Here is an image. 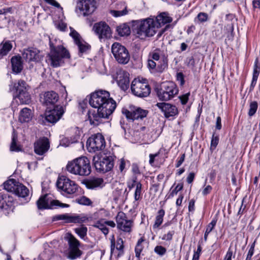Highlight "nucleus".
<instances>
[{
	"label": "nucleus",
	"mask_w": 260,
	"mask_h": 260,
	"mask_svg": "<svg viewBox=\"0 0 260 260\" xmlns=\"http://www.w3.org/2000/svg\"><path fill=\"white\" fill-rule=\"evenodd\" d=\"M90 105L97 110H89L88 120L91 124L98 125L103 122V119H108L116 107V102L110 96L106 90H99L92 93L89 100Z\"/></svg>",
	"instance_id": "1"
},
{
	"label": "nucleus",
	"mask_w": 260,
	"mask_h": 260,
	"mask_svg": "<svg viewBox=\"0 0 260 260\" xmlns=\"http://www.w3.org/2000/svg\"><path fill=\"white\" fill-rule=\"evenodd\" d=\"M66 170L71 174L85 177L91 172L90 160L86 156H81L68 162Z\"/></svg>",
	"instance_id": "2"
},
{
	"label": "nucleus",
	"mask_w": 260,
	"mask_h": 260,
	"mask_svg": "<svg viewBox=\"0 0 260 260\" xmlns=\"http://www.w3.org/2000/svg\"><path fill=\"white\" fill-rule=\"evenodd\" d=\"M133 22L137 37L141 39L152 37L156 32L157 24L153 18H148L133 21Z\"/></svg>",
	"instance_id": "3"
},
{
	"label": "nucleus",
	"mask_w": 260,
	"mask_h": 260,
	"mask_svg": "<svg viewBox=\"0 0 260 260\" xmlns=\"http://www.w3.org/2000/svg\"><path fill=\"white\" fill-rule=\"evenodd\" d=\"M50 51L48 55V63L53 68L62 66L65 59H69L70 54L68 50L62 45L55 46L50 42Z\"/></svg>",
	"instance_id": "4"
},
{
	"label": "nucleus",
	"mask_w": 260,
	"mask_h": 260,
	"mask_svg": "<svg viewBox=\"0 0 260 260\" xmlns=\"http://www.w3.org/2000/svg\"><path fill=\"white\" fill-rule=\"evenodd\" d=\"M116 156L110 152L105 153L103 156H94L93 162L95 169L99 172L105 173L111 171L114 167Z\"/></svg>",
	"instance_id": "5"
},
{
	"label": "nucleus",
	"mask_w": 260,
	"mask_h": 260,
	"mask_svg": "<svg viewBox=\"0 0 260 260\" xmlns=\"http://www.w3.org/2000/svg\"><path fill=\"white\" fill-rule=\"evenodd\" d=\"M16 89V95L15 100L16 102L21 104H27L31 100L30 95L28 92V86L23 80H19L17 83L15 84Z\"/></svg>",
	"instance_id": "6"
},
{
	"label": "nucleus",
	"mask_w": 260,
	"mask_h": 260,
	"mask_svg": "<svg viewBox=\"0 0 260 260\" xmlns=\"http://www.w3.org/2000/svg\"><path fill=\"white\" fill-rule=\"evenodd\" d=\"M178 92L176 85L173 82L164 83L161 88L157 90V95L161 101H168Z\"/></svg>",
	"instance_id": "7"
},
{
	"label": "nucleus",
	"mask_w": 260,
	"mask_h": 260,
	"mask_svg": "<svg viewBox=\"0 0 260 260\" xmlns=\"http://www.w3.org/2000/svg\"><path fill=\"white\" fill-rule=\"evenodd\" d=\"M56 186L59 190L68 194H73L78 190V186L75 182L64 176L58 177Z\"/></svg>",
	"instance_id": "8"
},
{
	"label": "nucleus",
	"mask_w": 260,
	"mask_h": 260,
	"mask_svg": "<svg viewBox=\"0 0 260 260\" xmlns=\"http://www.w3.org/2000/svg\"><path fill=\"white\" fill-rule=\"evenodd\" d=\"M131 90L136 96L144 98L148 96L151 92V88L148 83L146 82L134 79L131 84Z\"/></svg>",
	"instance_id": "9"
},
{
	"label": "nucleus",
	"mask_w": 260,
	"mask_h": 260,
	"mask_svg": "<svg viewBox=\"0 0 260 260\" xmlns=\"http://www.w3.org/2000/svg\"><path fill=\"white\" fill-rule=\"evenodd\" d=\"M112 53L115 59L122 64L127 63L130 58V55L127 49L119 43L113 44L111 47Z\"/></svg>",
	"instance_id": "10"
},
{
	"label": "nucleus",
	"mask_w": 260,
	"mask_h": 260,
	"mask_svg": "<svg viewBox=\"0 0 260 260\" xmlns=\"http://www.w3.org/2000/svg\"><path fill=\"white\" fill-rule=\"evenodd\" d=\"M105 145V138L102 134L99 133L89 137L86 143L87 148L89 152H95L102 150Z\"/></svg>",
	"instance_id": "11"
},
{
	"label": "nucleus",
	"mask_w": 260,
	"mask_h": 260,
	"mask_svg": "<svg viewBox=\"0 0 260 260\" xmlns=\"http://www.w3.org/2000/svg\"><path fill=\"white\" fill-rule=\"evenodd\" d=\"M38 209H52L54 207L59 206L61 208L69 207V205L60 203L58 200H52L48 194L41 196L37 202Z\"/></svg>",
	"instance_id": "12"
},
{
	"label": "nucleus",
	"mask_w": 260,
	"mask_h": 260,
	"mask_svg": "<svg viewBox=\"0 0 260 260\" xmlns=\"http://www.w3.org/2000/svg\"><path fill=\"white\" fill-rule=\"evenodd\" d=\"M116 220L118 229L124 233L129 234L131 233L134 226V221L128 219L124 212H119L116 217Z\"/></svg>",
	"instance_id": "13"
},
{
	"label": "nucleus",
	"mask_w": 260,
	"mask_h": 260,
	"mask_svg": "<svg viewBox=\"0 0 260 260\" xmlns=\"http://www.w3.org/2000/svg\"><path fill=\"white\" fill-rule=\"evenodd\" d=\"M64 113L63 107L60 105H57L53 109L46 113L45 120L49 123H55L61 118Z\"/></svg>",
	"instance_id": "14"
},
{
	"label": "nucleus",
	"mask_w": 260,
	"mask_h": 260,
	"mask_svg": "<svg viewBox=\"0 0 260 260\" xmlns=\"http://www.w3.org/2000/svg\"><path fill=\"white\" fill-rule=\"evenodd\" d=\"M93 29L100 39L109 38L111 36L110 27L105 22L94 24Z\"/></svg>",
	"instance_id": "15"
},
{
	"label": "nucleus",
	"mask_w": 260,
	"mask_h": 260,
	"mask_svg": "<svg viewBox=\"0 0 260 260\" xmlns=\"http://www.w3.org/2000/svg\"><path fill=\"white\" fill-rule=\"evenodd\" d=\"M71 32L70 35L73 38L75 44L77 45L79 54H82L88 51L90 46L87 43L83 41L80 35L72 27H70Z\"/></svg>",
	"instance_id": "16"
},
{
	"label": "nucleus",
	"mask_w": 260,
	"mask_h": 260,
	"mask_svg": "<svg viewBox=\"0 0 260 260\" xmlns=\"http://www.w3.org/2000/svg\"><path fill=\"white\" fill-rule=\"evenodd\" d=\"M57 220H66L68 223H82L88 220V218L83 215H69L68 214H60L55 217Z\"/></svg>",
	"instance_id": "17"
},
{
	"label": "nucleus",
	"mask_w": 260,
	"mask_h": 260,
	"mask_svg": "<svg viewBox=\"0 0 260 260\" xmlns=\"http://www.w3.org/2000/svg\"><path fill=\"white\" fill-rule=\"evenodd\" d=\"M156 106L164 113L165 117L169 118L178 115L177 108L173 105L167 103H158Z\"/></svg>",
	"instance_id": "18"
},
{
	"label": "nucleus",
	"mask_w": 260,
	"mask_h": 260,
	"mask_svg": "<svg viewBox=\"0 0 260 260\" xmlns=\"http://www.w3.org/2000/svg\"><path fill=\"white\" fill-rule=\"evenodd\" d=\"M50 143L49 140L43 137L39 139L34 143V151L36 154L39 155H43L49 150Z\"/></svg>",
	"instance_id": "19"
},
{
	"label": "nucleus",
	"mask_w": 260,
	"mask_h": 260,
	"mask_svg": "<svg viewBox=\"0 0 260 260\" xmlns=\"http://www.w3.org/2000/svg\"><path fill=\"white\" fill-rule=\"evenodd\" d=\"M22 57L27 61H38L42 58L40 54V51L36 48H28L24 49L22 53Z\"/></svg>",
	"instance_id": "20"
},
{
	"label": "nucleus",
	"mask_w": 260,
	"mask_h": 260,
	"mask_svg": "<svg viewBox=\"0 0 260 260\" xmlns=\"http://www.w3.org/2000/svg\"><path fill=\"white\" fill-rule=\"evenodd\" d=\"M116 81L119 86L123 90L128 89L129 83V74L124 71H119L117 72Z\"/></svg>",
	"instance_id": "21"
},
{
	"label": "nucleus",
	"mask_w": 260,
	"mask_h": 260,
	"mask_svg": "<svg viewBox=\"0 0 260 260\" xmlns=\"http://www.w3.org/2000/svg\"><path fill=\"white\" fill-rule=\"evenodd\" d=\"M59 96L54 91H47L44 93L43 97L41 98V102L44 105L50 106L54 105L58 100Z\"/></svg>",
	"instance_id": "22"
},
{
	"label": "nucleus",
	"mask_w": 260,
	"mask_h": 260,
	"mask_svg": "<svg viewBox=\"0 0 260 260\" xmlns=\"http://www.w3.org/2000/svg\"><path fill=\"white\" fill-rule=\"evenodd\" d=\"M14 199L8 194L0 193V208L6 210H13Z\"/></svg>",
	"instance_id": "23"
},
{
	"label": "nucleus",
	"mask_w": 260,
	"mask_h": 260,
	"mask_svg": "<svg viewBox=\"0 0 260 260\" xmlns=\"http://www.w3.org/2000/svg\"><path fill=\"white\" fill-rule=\"evenodd\" d=\"M95 1L94 0H83L80 7L81 11L84 12L85 15L92 13L96 9Z\"/></svg>",
	"instance_id": "24"
},
{
	"label": "nucleus",
	"mask_w": 260,
	"mask_h": 260,
	"mask_svg": "<svg viewBox=\"0 0 260 260\" xmlns=\"http://www.w3.org/2000/svg\"><path fill=\"white\" fill-rule=\"evenodd\" d=\"M154 20L155 24H157V28L161 27V25L170 23L172 21V18L169 16L168 13L166 12L160 13L156 16Z\"/></svg>",
	"instance_id": "25"
},
{
	"label": "nucleus",
	"mask_w": 260,
	"mask_h": 260,
	"mask_svg": "<svg viewBox=\"0 0 260 260\" xmlns=\"http://www.w3.org/2000/svg\"><path fill=\"white\" fill-rule=\"evenodd\" d=\"M12 70L16 73H20L23 69L22 59L20 56H14L11 59Z\"/></svg>",
	"instance_id": "26"
},
{
	"label": "nucleus",
	"mask_w": 260,
	"mask_h": 260,
	"mask_svg": "<svg viewBox=\"0 0 260 260\" xmlns=\"http://www.w3.org/2000/svg\"><path fill=\"white\" fill-rule=\"evenodd\" d=\"M104 182L101 178H93L89 180H84L83 183L88 189H93L101 186Z\"/></svg>",
	"instance_id": "27"
},
{
	"label": "nucleus",
	"mask_w": 260,
	"mask_h": 260,
	"mask_svg": "<svg viewBox=\"0 0 260 260\" xmlns=\"http://www.w3.org/2000/svg\"><path fill=\"white\" fill-rule=\"evenodd\" d=\"M32 117V114L30 109L27 108H23L20 112L19 120L20 122H28L31 120Z\"/></svg>",
	"instance_id": "28"
},
{
	"label": "nucleus",
	"mask_w": 260,
	"mask_h": 260,
	"mask_svg": "<svg viewBox=\"0 0 260 260\" xmlns=\"http://www.w3.org/2000/svg\"><path fill=\"white\" fill-rule=\"evenodd\" d=\"M260 72V67L258 66V59L256 58L254 62V69L252 75V79L250 86V91H252L255 86Z\"/></svg>",
	"instance_id": "29"
},
{
	"label": "nucleus",
	"mask_w": 260,
	"mask_h": 260,
	"mask_svg": "<svg viewBox=\"0 0 260 260\" xmlns=\"http://www.w3.org/2000/svg\"><path fill=\"white\" fill-rule=\"evenodd\" d=\"M15 190L16 191H15L14 193L19 197L25 198L29 195L28 189L19 182Z\"/></svg>",
	"instance_id": "30"
},
{
	"label": "nucleus",
	"mask_w": 260,
	"mask_h": 260,
	"mask_svg": "<svg viewBox=\"0 0 260 260\" xmlns=\"http://www.w3.org/2000/svg\"><path fill=\"white\" fill-rule=\"evenodd\" d=\"M19 182H17L15 179H10L6 181L4 183V189L9 192H12L14 193L16 191V188H17V185Z\"/></svg>",
	"instance_id": "31"
},
{
	"label": "nucleus",
	"mask_w": 260,
	"mask_h": 260,
	"mask_svg": "<svg viewBox=\"0 0 260 260\" xmlns=\"http://www.w3.org/2000/svg\"><path fill=\"white\" fill-rule=\"evenodd\" d=\"M165 214V211L164 209H161L158 211L157 215L155 217L154 223L153 225V229L158 228L162 224Z\"/></svg>",
	"instance_id": "32"
},
{
	"label": "nucleus",
	"mask_w": 260,
	"mask_h": 260,
	"mask_svg": "<svg viewBox=\"0 0 260 260\" xmlns=\"http://www.w3.org/2000/svg\"><path fill=\"white\" fill-rule=\"evenodd\" d=\"M148 111L137 108L133 111V120L143 119L146 117Z\"/></svg>",
	"instance_id": "33"
},
{
	"label": "nucleus",
	"mask_w": 260,
	"mask_h": 260,
	"mask_svg": "<svg viewBox=\"0 0 260 260\" xmlns=\"http://www.w3.org/2000/svg\"><path fill=\"white\" fill-rule=\"evenodd\" d=\"M116 30L118 35L120 36H128L131 32L129 27L125 23L118 26Z\"/></svg>",
	"instance_id": "34"
},
{
	"label": "nucleus",
	"mask_w": 260,
	"mask_h": 260,
	"mask_svg": "<svg viewBox=\"0 0 260 260\" xmlns=\"http://www.w3.org/2000/svg\"><path fill=\"white\" fill-rule=\"evenodd\" d=\"M69 243V249L79 248L80 245L79 241L72 235L70 234L68 238Z\"/></svg>",
	"instance_id": "35"
},
{
	"label": "nucleus",
	"mask_w": 260,
	"mask_h": 260,
	"mask_svg": "<svg viewBox=\"0 0 260 260\" xmlns=\"http://www.w3.org/2000/svg\"><path fill=\"white\" fill-rule=\"evenodd\" d=\"M82 252L79 248L69 249L68 253V257L72 260L77 259L81 256Z\"/></svg>",
	"instance_id": "36"
},
{
	"label": "nucleus",
	"mask_w": 260,
	"mask_h": 260,
	"mask_svg": "<svg viewBox=\"0 0 260 260\" xmlns=\"http://www.w3.org/2000/svg\"><path fill=\"white\" fill-rule=\"evenodd\" d=\"M12 48V44L10 42H6L3 44L0 49V58L6 55Z\"/></svg>",
	"instance_id": "37"
},
{
	"label": "nucleus",
	"mask_w": 260,
	"mask_h": 260,
	"mask_svg": "<svg viewBox=\"0 0 260 260\" xmlns=\"http://www.w3.org/2000/svg\"><path fill=\"white\" fill-rule=\"evenodd\" d=\"M144 241V239L143 237L140 238L136 244V246L135 247V254L136 256L138 258H139L140 256V254L141 252L142 251L143 249V246L142 245V243Z\"/></svg>",
	"instance_id": "38"
},
{
	"label": "nucleus",
	"mask_w": 260,
	"mask_h": 260,
	"mask_svg": "<svg viewBox=\"0 0 260 260\" xmlns=\"http://www.w3.org/2000/svg\"><path fill=\"white\" fill-rule=\"evenodd\" d=\"M142 184L141 182H138L136 184V189L134 193L135 201H139L142 199Z\"/></svg>",
	"instance_id": "39"
},
{
	"label": "nucleus",
	"mask_w": 260,
	"mask_h": 260,
	"mask_svg": "<svg viewBox=\"0 0 260 260\" xmlns=\"http://www.w3.org/2000/svg\"><path fill=\"white\" fill-rule=\"evenodd\" d=\"M94 226L101 230L103 233L105 235H107L109 233V230L106 226L104 220L98 221L94 224Z\"/></svg>",
	"instance_id": "40"
},
{
	"label": "nucleus",
	"mask_w": 260,
	"mask_h": 260,
	"mask_svg": "<svg viewBox=\"0 0 260 260\" xmlns=\"http://www.w3.org/2000/svg\"><path fill=\"white\" fill-rule=\"evenodd\" d=\"M258 108V104L256 101H251L249 104V109L248 115L249 117L253 116L256 112Z\"/></svg>",
	"instance_id": "41"
},
{
	"label": "nucleus",
	"mask_w": 260,
	"mask_h": 260,
	"mask_svg": "<svg viewBox=\"0 0 260 260\" xmlns=\"http://www.w3.org/2000/svg\"><path fill=\"white\" fill-rule=\"evenodd\" d=\"M168 67V59L166 57H162L157 66V71L158 72H163Z\"/></svg>",
	"instance_id": "42"
},
{
	"label": "nucleus",
	"mask_w": 260,
	"mask_h": 260,
	"mask_svg": "<svg viewBox=\"0 0 260 260\" xmlns=\"http://www.w3.org/2000/svg\"><path fill=\"white\" fill-rule=\"evenodd\" d=\"M17 140V136L14 133H13L12 142L10 146V150L12 151L18 152L21 150L19 146L17 145L16 144Z\"/></svg>",
	"instance_id": "43"
},
{
	"label": "nucleus",
	"mask_w": 260,
	"mask_h": 260,
	"mask_svg": "<svg viewBox=\"0 0 260 260\" xmlns=\"http://www.w3.org/2000/svg\"><path fill=\"white\" fill-rule=\"evenodd\" d=\"M75 231L81 238L84 239L87 235V228L86 226H82L81 227L76 228Z\"/></svg>",
	"instance_id": "44"
},
{
	"label": "nucleus",
	"mask_w": 260,
	"mask_h": 260,
	"mask_svg": "<svg viewBox=\"0 0 260 260\" xmlns=\"http://www.w3.org/2000/svg\"><path fill=\"white\" fill-rule=\"evenodd\" d=\"M76 202L81 205H90L92 204L91 201L85 196H82L76 199Z\"/></svg>",
	"instance_id": "45"
},
{
	"label": "nucleus",
	"mask_w": 260,
	"mask_h": 260,
	"mask_svg": "<svg viewBox=\"0 0 260 260\" xmlns=\"http://www.w3.org/2000/svg\"><path fill=\"white\" fill-rule=\"evenodd\" d=\"M154 251L160 256H164L167 252V249L161 245H157L155 247Z\"/></svg>",
	"instance_id": "46"
},
{
	"label": "nucleus",
	"mask_w": 260,
	"mask_h": 260,
	"mask_svg": "<svg viewBox=\"0 0 260 260\" xmlns=\"http://www.w3.org/2000/svg\"><path fill=\"white\" fill-rule=\"evenodd\" d=\"M175 234V231L174 230L169 231L167 234H164L161 237V240L170 241L173 239V236Z\"/></svg>",
	"instance_id": "47"
},
{
	"label": "nucleus",
	"mask_w": 260,
	"mask_h": 260,
	"mask_svg": "<svg viewBox=\"0 0 260 260\" xmlns=\"http://www.w3.org/2000/svg\"><path fill=\"white\" fill-rule=\"evenodd\" d=\"M219 137L218 136H215L214 134L212 135V140L211 141V149H214L218 144Z\"/></svg>",
	"instance_id": "48"
},
{
	"label": "nucleus",
	"mask_w": 260,
	"mask_h": 260,
	"mask_svg": "<svg viewBox=\"0 0 260 260\" xmlns=\"http://www.w3.org/2000/svg\"><path fill=\"white\" fill-rule=\"evenodd\" d=\"M183 185L182 183L178 184L175 188L172 191L169 195V198H172L174 195H176L178 191L182 189Z\"/></svg>",
	"instance_id": "49"
},
{
	"label": "nucleus",
	"mask_w": 260,
	"mask_h": 260,
	"mask_svg": "<svg viewBox=\"0 0 260 260\" xmlns=\"http://www.w3.org/2000/svg\"><path fill=\"white\" fill-rule=\"evenodd\" d=\"M111 13L115 17H119L126 15L127 13V11L125 8L122 11L112 10L111 11Z\"/></svg>",
	"instance_id": "50"
},
{
	"label": "nucleus",
	"mask_w": 260,
	"mask_h": 260,
	"mask_svg": "<svg viewBox=\"0 0 260 260\" xmlns=\"http://www.w3.org/2000/svg\"><path fill=\"white\" fill-rule=\"evenodd\" d=\"M217 220L213 219L210 223H209L206 227V232L210 233L214 229L216 224Z\"/></svg>",
	"instance_id": "51"
},
{
	"label": "nucleus",
	"mask_w": 260,
	"mask_h": 260,
	"mask_svg": "<svg viewBox=\"0 0 260 260\" xmlns=\"http://www.w3.org/2000/svg\"><path fill=\"white\" fill-rule=\"evenodd\" d=\"M116 248L119 251H122L124 248L123 241L121 238H118L116 243Z\"/></svg>",
	"instance_id": "52"
},
{
	"label": "nucleus",
	"mask_w": 260,
	"mask_h": 260,
	"mask_svg": "<svg viewBox=\"0 0 260 260\" xmlns=\"http://www.w3.org/2000/svg\"><path fill=\"white\" fill-rule=\"evenodd\" d=\"M197 18L200 22H205L208 19V15L205 13L201 12L198 14Z\"/></svg>",
	"instance_id": "53"
},
{
	"label": "nucleus",
	"mask_w": 260,
	"mask_h": 260,
	"mask_svg": "<svg viewBox=\"0 0 260 260\" xmlns=\"http://www.w3.org/2000/svg\"><path fill=\"white\" fill-rule=\"evenodd\" d=\"M189 95L190 93H187L179 96V99L182 105H185L187 103Z\"/></svg>",
	"instance_id": "54"
},
{
	"label": "nucleus",
	"mask_w": 260,
	"mask_h": 260,
	"mask_svg": "<svg viewBox=\"0 0 260 260\" xmlns=\"http://www.w3.org/2000/svg\"><path fill=\"white\" fill-rule=\"evenodd\" d=\"M47 4L54 6L57 8H60L61 10L62 8L60 7L59 4L55 0H44Z\"/></svg>",
	"instance_id": "55"
},
{
	"label": "nucleus",
	"mask_w": 260,
	"mask_h": 260,
	"mask_svg": "<svg viewBox=\"0 0 260 260\" xmlns=\"http://www.w3.org/2000/svg\"><path fill=\"white\" fill-rule=\"evenodd\" d=\"M56 28L57 29H58L59 30L62 31H65L67 27V24L62 21L58 22V23H57L56 24Z\"/></svg>",
	"instance_id": "56"
},
{
	"label": "nucleus",
	"mask_w": 260,
	"mask_h": 260,
	"mask_svg": "<svg viewBox=\"0 0 260 260\" xmlns=\"http://www.w3.org/2000/svg\"><path fill=\"white\" fill-rule=\"evenodd\" d=\"M122 113L127 118L133 120V112H131L126 109H122Z\"/></svg>",
	"instance_id": "57"
},
{
	"label": "nucleus",
	"mask_w": 260,
	"mask_h": 260,
	"mask_svg": "<svg viewBox=\"0 0 260 260\" xmlns=\"http://www.w3.org/2000/svg\"><path fill=\"white\" fill-rule=\"evenodd\" d=\"M177 79L180 82L181 85H183L184 84V75L182 73L179 72L177 74Z\"/></svg>",
	"instance_id": "58"
},
{
	"label": "nucleus",
	"mask_w": 260,
	"mask_h": 260,
	"mask_svg": "<svg viewBox=\"0 0 260 260\" xmlns=\"http://www.w3.org/2000/svg\"><path fill=\"white\" fill-rule=\"evenodd\" d=\"M132 170L135 175L140 174L141 173L138 166L136 164L132 165Z\"/></svg>",
	"instance_id": "59"
},
{
	"label": "nucleus",
	"mask_w": 260,
	"mask_h": 260,
	"mask_svg": "<svg viewBox=\"0 0 260 260\" xmlns=\"http://www.w3.org/2000/svg\"><path fill=\"white\" fill-rule=\"evenodd\" d=\"M212 189V187L211 185H208L206 186L202 190V194L204 196H206L209 194Z\"/></svg>",
	"instance_id": "60"
},
{
	"label": "nucleus",
	"mask_w": 260,
	"mask_h": 260,
	"mask_svg": "<svg viewBox=\"0 0 260 260\" xmlns=\"http://www.w3.org/2000/svg\"><path fill=\"white\" fill-rule=\"evenodd\" d=\"M185 156V153H184L179 158H178L176 164V168L179 167L182 165L183 162L184 161Z\"/></svg>",
	"instance_id": "61"
},
{
	"label": "nucleus",
	"mask_w": 260,
	"mask_h": 260,
	"mask_svg": "<svg viewBox=\"0 0 260 260\" xmlns=\"http://www.w3.org/2000/svg\"><path fill=\"white\" fill-rule=\"evenodd\" d=\"M194 177H195V174L194 173H193V172L190 173L188 174V175L186 178L187 183L189 184L191 183L194 179Z\"/></svg>",
	"instance_id": "62"
},
{
	"label": "nucleus",
	"mask_w": 260,
	"mask_h": 260,
	"mask_svg": "<svg viewBox=\"0 0 260 260\" xmlns=\"http://www.w3.org/2000/svg\"><path fill=\"white\" fill-rule=\"evenodd\" d=\"M254 253V246H251L250 248L246 260H251V257L253 255Z\"/></svg>",
	"instance_id": "63"
},
{
	"label": "nucleus",
	"mask_w": 260,
	"mask_h": 260,
	"mask_svg": "<svg viewBox=\"0 0 260 260\" xmlns=\"http://www.w3.org/2000/svg\"><path fill=\"white\" fill-rule=\"evenodd\" d=\"M233 255V251L231 248H229L228 251L226 252L224 259L225 260H232V257Z\"/></svg>",
	"instance_id": "64"
}]
</instances>
